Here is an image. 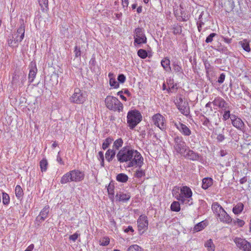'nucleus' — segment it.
<instances>
[{
    "label": "nucleus",
    "instance_id": "f257e3e1",
    "mask_svg": "<svg viewBox=\"0 0 251 251\" xmlns=\"http://www.w3.org/2000/svg\"><path fill=\"white\" fill-rule=\"evenodd\" d=\"M116 157L120 163L128 162L129 167L137 166L140 168L143 164L144 159L141 153L129 146L124 147L120 150Z\"/></svg>",
    "mask_w": 251,
    "mask_h": 251
},
{
    "label": "nucleus",
    "instance_id": "f03ea898",
    "mask_svg": "<svg viewBox=\"0 0 251 251\" xmlns=\"http://www.w3.org/2000/svg\"><path fill=\"white\" fill-rule=\"evenodd\" d=\"M193 192L191 188L187 186H184L179 189L176 187L173 190V195L181 203L190 206L193 204Z\"/></svg>",
    "mask_w": 251,
    "mask_h": 251
},
{
    "label": "nucleus",
    "instance_id": "7ed1b4c3",
    "mask_svg": "<svg viewBox=\"0 0 251 251\" xmlns=\"http://www.w3.org/2000/svg\"><path fill=\"white\" fill-rule=\"evenodd\" d=\"M105 105L107 108L113 111H122L123 105L116 97L108 96L105 100Z\"/></svg>",
    "mask_w": 251,
    "mask_h": 251
},
{
    "label": "nucleus",
    "instance_id": "20e7f679",
    "mask_svg": "<svg viewBox=\"0 0 251 251\" xmlns=\"http://www.w3.org/2000/svg\"><path fill=\"white\" fill-rule=\"evenodd\" d=\"M142 119L141 113L137 110L129 111L127 116V122L130 129L134 128Z\"/></svg>",
    "mask_w": 251,
    "mask_h": 251
},
{
    "label": "nucleus",
    "instance_id": "39448f33",
    "mask_svg": "<svg viewBox=\"0 0 251 251\" xmlns=\"http://www.w3.org/2000/svg\"><path fill=\"white\" fill-rule=\"evenodd\" d=\"M174 148L176 152L180 154H184L187 151L188 147L187 146L182 136H176L174 138Z\"/></svg>",
    "mask_w": 251,
    "mask_h": 251
},
{
    "label": "nucleus",
    "instance_id": "423d86ee",
    "mask_svg": "<svg viewBox=\"0 0 251 251\" xmlns=\"http://www.w3.org/2000/svg\"><path fill=\"white\" fill-rule=\"evenodd\" d=\"M86 95L85 92L79 88H76L74 89V92L70 98V101L72 103L76 104L83 103L86 100Z\"/></svg>",
    "mask_w": 251,
    "mask_h": 251
},
{
    "label": "nucleus",
    "instance_id": "0eeeda50",
    "mask_svg": "<svg viewBox=\"0 0 251 251\" xmlns=\"http://www.w3.org/2000/svg\"><path fill=\"white\" fill-rule=\"evenodd\" d=\"M175 104L183 115L187 116L190 113V108L188 103L185 101L181 97H177L175 100Z\"/></svg>",
    "mask_w": 251,
    "mask_h": 251
},
{
    "label": "nucleus",
    "instance_id": "6e6552de",
    "mask_svg": "<svg viewBox=\"0 0 251 251\" xmlns=\"http://www.w3.org/2000/svg\"><path fill=\"white\" fill-rule=\"evenodd\" d=\"M152 121L154 125L164 131L166 129L165 118L160 114L157 113L152 117Z\"/></svg>",
    "mask_w": 251,
    "mask_h": 251
},
{
    "label": "nucleus",
    "instance_id": "1a4fd4ad",
    "mask_svg": "<svg viewBox=\"0 0 251 251\" xmlns=\"http://www.w3.org/2000/svg\"><path fill=\"white\" fill-rule=\"evenodd\" d=\"M134 44H141L147 42V38L144 34V30L141 28H135L134 32Z\"/></svg>",
    "mask_w": 251,
    "mask_h": 251
},
{
    "label": "nucleus",
    "instance_id": "9d476101",
    "mask_svg": "<svg viewBox=\"0 0 251 251\" xmlns=\"http://www.w3.org/2000/svg\"><path fill=\"white\" fill-rule=\"evenodd\" d=\"M173 125L184 136H189L192 134L191 129L186 125L180 122H172Z\"/></svg>",
    "mask_w": 251,
    "mask_h": 251
},
{
    "label": "nucleus",
    "instance_id": "9b49d317",
    "mask_svg": "<svg viewBox=\"0 0 251 251\" xmlns=\"http://www.w3.org/2000/svg\"><path fill=\"white\" fill-rule=\"evenodd\" d=\"M138 228L140 234H142L147 229L148 226V220L147 217L141 215L137 220Z\"/></svg>",
    "mask_w": 251,
    "mask_h": 251
},
{
    "label": "nucleus",
    "instance_id": "f8f14e48",
    "mask_svg": "<svg viewBox=\"0 0 251 251\" xmlns=\"http://www.w3.org/2000/svg\"><path fill=\"white\" fill-rule=\"evenodd\" d=\"M234 241L240 249L244 251H251V244L245 239L235 238Z\"/></svg>",
    "mask_w": 251,
    "mask_h": 251
},
{
    "label": "nucleus",
    "instance_id": "ddd939ff",
    "mask_svg": "<svg viewBox=\"0 0 251 251\" xmlns=\"http://www.w3.org/2000/svg\"><path fill=\"white\" fill-rule=\"evenodd\" d=\"M212 104L222 110H226L229 108L228 104L221 97H216L212 101Z\"/></svg>",
    "mask_w": 251,
    "mask_h": 251
},
{
    "label": "nucleus",
    "instance_id": "4468645a",
    "mask_svg": "<svg viewBox=\"0 0 251 251\" xmlns=\"http://www.w3.org/2000/svg\"><path fill=\"white\" fill-rule=\"evenodd\" d=\"M25 35V26L21 25L17 29L16 33L13 35L12 38L14 39V44H18L21 42L24 39Z\"/></svg>",
    "mask_w": 251,
    "mask_h": 251
},
{
    "label": "nucleus",
    "instance_id": "2eb2a0df",
    "mask_svg": "<svg viewBox=\"0 0 251 251\" xmlns=\"http://www.w3.org/2000/svg\"><path fill=\"white\" fill-rule=\"evenodd\" d=\"M71 180L76 182L81 181L84 178V173L78 170H73L70 171Z\"/></svg>",
    "mask_w": 251,
    "mask_h": 251
},
{
    "label": "nucleus",
    "instance_id": "dca6fc26",
    "mask_svg": "<svg viewBox=\"0 0 251 251\" xmlns=\"http://www.w3.org/2000/svg\"><path fill=\"white\" fill-rule=\"evenodd\" d=\"M29 69L28 82L31 83L33 81L35 78L37 72V68L35 62L32 61L30 63V65H29Z\"/></svg>",
    "mask_w": 251,
    "mask_h": 251
},
{
    "label": "nucleus",
    "instance_id": "f3484780",
    "mask_svg": "<svg viewBox=\"0 0 251 251\" xmlns=\"http://www.w3.org/2000/svg\"><path fill=\"white\" fill-rule=\"evenodd\" d=\"M50 211V206L46 205L41 210L40 214L36 217V221L40 223L43 222L48 217Z\"/></svg>",
    "mask_w": 251,
    "mask_h": 251
},
{
    "label": "nucleus",
    "instance_id": "a211bd4d",
    "mask_svg": "<svg viewBox=\"0 0 251 251\" xmlns=\"http://www.w3.org/2000/svg\"><path fill=\"white\" fill-rule=\"evenodd\" d=\"M181 155H183L186 158L192 160H197L199 159L198 154L192 150H190L189 148H187L185 153Z\"/></svg>",
    "mask_w": 251,
    "mask_h": 251
},
{
    "label": "nucleus",
    "instance_id": "6ab92c4d",
    "mask_svg": "<svg viewBox=\"0 0 251 251\" xmlns=\"http://www.w3.org/2000/svg\"><path fill=\"white\" fill-rule=\"evenodd\" d=\"M218 217L220 219V221L226 224H229L232 222L231 218L225 210L224 211H222V212L218 216Z\"/></svg>",
    "mask_w": 251,
    "mask_h": 251
},
{
    "label": "nucleus",
    "instance_id": "aec40b11",
    "mask_svg": "<svg viewBox=\"0 0 251 251\" xmlns=\"http://www.w3.org/2000/svg\"><path fill=\"white\" fill-rule=\"evenodd\" d=\"M231 123L233 126L237 129L241 131H244L245 125L241 118H239L238 119H236L234 120H232V122H231Z\"/></svg>",
    "mask_w": 251,
    "mask_h": 251
},
{
    "label": "nucleus",
    "instance_id": "412c9836",
    "mask_svg": "<svg viewBox=\"0 0 251 251\" xmlns=\"http://www.w3.org/2000/svg\"><path fill=\"white\" fill-rule=\"evenodd\" d=\"M116 198L119 201L126 202L128 201L130 198V194L129 193H124L120 192L116 195Z\"/></svg>",
    "mask_w": 251,
    "mask_h": 251
},
{
    "label": "nucleus",
    "instance_id": "4be33fe9",
    "mask_svg": "<svg viewBox=\"0 0 251 251\" xmlns=\"http://www.w3.org/2000/svg\"><path fill=\"white\" fill-rule=\"evenodd\" d=\"M211 208L213 212L215 213L217 216L222 212V211L224 210L221 205L217 202H215L212 203Z\"/></svg>",
    "mask_w": 251,
    "mask_h": 251
},
{
    "label": "nucleus",
    "instance_id": "5701e85b",
    "mask_svg": "<svg viewBox=\"0 0 251 251\" xmlns=\"http://www.w3.org/2000/svg\"><path fill=\"white\" fill-rule=\"evenodd\" d=\"M244 207V205L242 202H239L234 206L232 211L235 215H238L242 212Z\"/></svg>",
    "mask_w": 251,
    "mask_h": 251
},
{
    "label": "nucleus",
    "instance_id": "b1692460",
    "mask_svg": "<svg viewBox=\"0 0 251 251\" xmlns=\"http://www.w3.org/2000/svg\"><path fill=\"white\" fill-rule=\"evenodd\" d=\"M213 184V179L210 177H205L203 178L202 183V188L204 189H208Z\"/></svg>",
    "mask_w": 251,
    "mask_h": 251
},
{
    "label": "nucleus",
    "instance_id": "393cba45",
    "mask_svg": "<svg viewBox=\"0 0 251 251\" xmlns=\"http://www.w3.org/2000/svg\"><path fill=\"white\" fill-rule=\"evenodd\" d=\"M40 9L46 13L49 10L48 0H38Z\"/></svg>",
    "mask_w": 251,
    "mask_h": 251
},
{
    "label": "nucleus",
    "instance_id": "a878e982",
    "mask_svg": "<svg viewBox=\"0 0 251 251\" xmlns=\"http://www.w3.org/2000/svg\"><path fill=\"white\" fill-rule=\"evenodd\" d=\"M161 64V66L166 71L170 72L171 71V68L170 66V61L168 58H165L162 59Z\"/></svg>",
    "mask_w": 251,
    "mask_h": 251
},
{
    "label": "nucleus",
    "instance_id": "bb28decb",
    "mask_svg": "<svg viewBox=\"0 0 251 251\" xmlns=\"http://www.w3.org/2000/svg\"><path fill=\"white\" fill-rule=\"evenodd\" d=\"M204 247L206 248L207 251H215V246L211 239L205 242Z\"/></svg>",
    "mask_w": 251,
    "mask_h": 251
},
{
    "label": "nucleus",
    "instance_id": "cd10ccee",
    "mask_svg": "<svg viewBox=\"0 0 251 251\" xmlns=\"http://www.w3.org/2000/svg\"><path fill=\"white\" fill-rule=\"evenodd\" d=\"M116 154V152L114 150L108 149L105 153V158L110 162L114 158Z\"/></svg>",
    "mask_w": 251,
    "mask_h": 251
},
{
    "label": "nucleus",
    "instance_id": "c85d7f7f",
    "mask_svg": "<svg viewBox=\"0 0 251 251\" xmlns=\"http://www.w3.org/2000/svg\"><path fill=\"white\" fill-rule=\"evenodd\" d=\"M239 44L245 51L247 52H250L251 51L250 41L247 39H244L242 41H240Z\"/></svg>",
    "mask_w": 251,
    "mask_h": 251
},
{
    "label": "nucleus",
    "instance_id": "c756f323",
    "mask_svg": "<svg viewBox=\"0 0 251 251\" xmlns=\"http://www.w3.org/2000/svg\"><path fill=\"white\" fill-rule=\"evenodd\" d=\"M179 64L180 63H178L177 61L174 62L172 64L173 69L176 73L183 74L182 68Z\"/></svg>",
    "mask_w": 251,
    "mask_h": 251
},
{
    "label": "nucleus",
    "instance_id": "7c9ffc66",
    "mask_svg": "<svg viewBox=\"0 0 251 251\" xmlns=\"http://www.w3.org/2000/svg\"><path fill=\"white\" fill-rule=\"evenodd\" d=\"M70 172H69L64 174L60 180V183L62 184H66L69 182L72 181L71 180Z\"/></svg>",
    "mask_w": 251,
    "mask_h": 251
},
{
    "label": "nucleus",
    "instance_id": "2f4dec72",
    "mask_svg": "<svg viewBox=\"0 0 251 251\" xmlns=\"http://www.w3.org/2000/svg\"><path fill=\"white\" fill-rule=\"evenodd\" d=\"M128 179V176L124 173H120L116 176V180L120 182L125 183Z\"/></svg>",
    "mask_w": 251,
    "mask_h": 251
},
{
    "label": "nucleus",
    "instance_id": "473e14b6",
    "mask_svg": "<svg viewBox=\"0 0 251 251\" xmlns=\"http://www.w3.org/2000/svg\"><path fill=\"white\" fill-rule=\"evenodd\" d=\"M206 226V223L204 221H202L197 224L194 227V231L195 232L200 231Z\"/></svg>",
    "mask_w": 251,
    "mask_h": 251
},
{
    "label": "nucleus",
    "instance_id": "72a5a7b5",
    "mask_svg": "<svg viewBox=\"0 0 251 251\" xmlns=\"http://www.w3.org/2000/svg\"><path fill=\"white\" fill-rule=\"evenodd\" d=\"M15 192L16 196L18 199H21L23 197L24 194L23 191L20 185H17L16 186Z\"/></svg>",
    "mask_w": 251,
    "mask_h": 251
},
{
    "label": "nucleus",
    "instance_id": "f704fd0d",
    "mask_svg": "<svg viewBox=\"0 0 251 251\" xmlns=\"http://www.w3.org/2000/svg\"><path fill=\"white\" fill-rule=\"evenodd\" d=\"M48 163L46 159H43L40 162V167L42 172H46L47 170Z\"/></svg>",
    "mask_w": 251,
    "mask_h": 251
},
{
    "label": "nucleus",
    "instance_id": "c9c22d12",
    "mask_svg": "<svg viewBox=\"0 0 251 251\" xmlns=\"http://www.w3.org/2000/svg\"><path fill=\"white\" fill-rule=\"evenodd\" d=\"M123 145V140L122 138L116 140L113 143V148L118 150Z\"/></svg>",
    "mask_w": 251,
    "mask_h": 251
},
{
    "label": "nucleus",
    "instance_id": "e433bc0d",
    "mask_svg": "<svg viewBox=\"0 0 251 251\" xmlns=\"http://www.w3.org/2000/svg\"><path fill=\"white\" fill-rule=\"evenodd\" d=\"M19 79V75L17 74L16 73L13 74L11 80V83L13 86H17L20 85Z\"/></svg>",
    "mask_w": 251,
    "mask_h": 251
},
{
    "label": "nucleus",
    "instance_id": "4c0bfd02",
    "mask_svg": "<svg viewBox=\"0 0 251 251\" xmlns=\"http://www.w3.org/2000/svg\"><path fill=\"white\" fill-rule=\"evenodd\" d=\"M171 209L173 211H179L180 210L179 202L176 201L173 202L171 205Z\"/></svg>",
    "mask_w": 251,
    "mask_h": 251
},
{
    "label": "nucleus",
    "instance_id": "58836bf2",
    "mask_svg": "<svg viewBox=\"0 0 251 251\" xmlns=\"http://www.w3.org/2000/svg\"><path fill=\"white\" fill-rule=\"evenodd\" d=\"M113 141V139L110 138V137H108L103 142V144H102V149L105 150H106L107 148H108V147L109 146L110 144H111L112 143Z\"/></svg>",
    "mask_w": 251,
    "mask_h": 251
},
{
    "label": "nucleus",
    "instance_id": "ea45409f",
    "mask_svg": "<svg viewBox=\"0 0 251 251\" xmlns=\"http://www.w3.org/2000/svg\"><path fill=\"white\" fill-rule=\"evenodd\" d=\"M107 191L110 198H113L114 195V185L112 183H109L107 187Z\"/></svg>",
    "mask_w": 251,
    "mask_h": 251
},
{
    "label": "nucleus",
    "instance_id": "a19ab883",
    "mask_svg": "<svg viewBox=\"0 0 251 251\" xmlns=\"http://www.w3.org/2000/svg\"><path fill=\"white\" fill-rule=\"evenodd\" d=\"M110 239L108 237H104L100 240V245L102 246H107L109 244Z\"/></svg>",
    "mask_w": 251,
    "mask_h": 251
},
{
    "label": "nucleus",
    "instance_id": "79ce46f5",
    "mask_svg": "<svg viewBox=\"0 0 251 251\" xmlns=\"http://www.w3.org/2000/svg\"><path fill=\"white\" fill-rule=\"evenodd\" d=\"M138 55L141 58L145 59L147 57V52L146 50L140 49L137 52Z\"/></svg>",
    "mask_w": 251,
    "mask_h": 251
},
{
    "label": "nucleus",
    "instance_id": "37998d69",
    "mask_svg": "<svg viewBox=\"0 0 251 251\" xmlns=\"http://www.w3.org/2000/svg\"><path fill=\"white\" fill-rule=\"evenodd\" d=\"M10 198L6 193H2V202L4 205H7L9 203Z\"/></svg>",
    "mask_w": 251,
    "mask_h": 251
},
{
    "label": "nucleus",
    "instance_id": "c03bdc74",
    "mask_svg": "<svg viewBox=\"0 0 251 251\" xmlns=\"http://www.w3.org/2000/svg\"><path fill=\"white\" fill-rule=\"evenodd\" d=\"M127 251H142V248L137 245H133L128 248Z\"/></svg>",
    "mask_w": 251,
    "mask_h": 251
},
{
    "label": "nucleus",
    "instance_id": "a18cd8bd",
    "mask_svg": "<svg viewBox=\"0 0 251 251\" xmlns=\"http://www.w3.org/2000/svg\"><path fill=\"white\" fill-rule=\"evenodd\" d=\"M144 176H145V173L143 170H137L134 175L135 177L137 178H141Z\"/></svg>",
    "mask_w": 251,
    "mask_h": 251
},
{
    "label": "nucleus",
    "instance_id": "49530a36",
    "mask_svg": "<svg viewBox=\"0 0 251 251\" xmlns=\"http://www.w3.org/2000/svg\"><path fill=\"white\" fill-rule=\"evenodd\" d=\"M223 110L224 111L223 119L224 121H226L230 117V111L228 110V108Z\"/></svg>",
    "mask_w": 251,
    "mask_h": 251
},
{
    "label": "nucleus",
    "instance_id": "de8ad7c7",
    "mask_svg": "<svg viewBox=\"0 0 251 251\" xmlns=\"http://www.w3.org/2000/svg\"><path fill=\"white\" fill-rule=\"evenodd\" d=\"M109 84L111 86L114 87L115 88H118L119 86L118 82L116 81L115 78H111L109 80Z\"/></svg>",
    "mask_w": 251,
    "mask_h": 251
},
{
    "label": "nucleus",
    "instance_id": "09e8293b",
    "mask_svg": "<svg viewBox=\"0 0 251 251\" xmlns=\"http://www.w3.org/2000/svg\"><path fill=\"white\" fill-rule=\"evenodd\" d=\"M217 35V34L215 33H212L210 34V35L207 36L205 40V42L207 43H211L213 41V38Z\"/></svg>",
    "mask_w": 251,
    "mask_h": 251
},
{
    "label": "nucleus",
    "instance_id": "8fccbe9b",
    "mask_svg": "<svg viewBox=\"0 0 251 251\" xmlns=\"http://www.w3.org/2000/svg\"><path fill=\"white\" fill-rule=\"evenodd\" d=\"M79 236V234H78L77 232H75L74 234L70 236L69 239L73 241V242H75L77 239L78 237Z\"/></svg>",
    "mask_w": 251,
    "mask_h": 251
},
{
    "label": "nucleus",
    "instance_id": "3c124183",
    "mask_svg": "<svg viewBox=\"0 0 251 251\" xmlns=\"http://www.w3.org/2000/svg\"><path fill=\"white\" fill-rule=\"evenodd\" d=\"M118 80L120 83H124L126 80V76L123 74H120L118 76Z\"/></svg>",
    "mask_w": 251,
    "mask_h": 251
},
{
    "label": "nucleus",
    "instance_id": "603ef678",
    "mask_svg": "<svg viewBox=\"0 0 251 251\" xmlns=\"http://www.w3.org/2000/svg\"><path fill=\"white\" fill-rule=\"evenodd\" d=\"M74 52L75 53V57H78L80 56V55H81L80 50V48H78L77 46L75 47Z\"/></svg>",
    "mask_w": 251,
    "mask_h": 251
},
{
    "label": "nucleus",
    "instance_id": "864d4df0",
    "mask_svg": "<svg viewBox=\"0 0 251 251\" xmlns=\"http://www.w3.org/2000/svg\"><path fill=\"white\" fill-rule=\"evenodd\" d=\"M225 79V75L224 73H222L220 75V76L218 78V82L219 83H222Z\"/></svg>",
    "mask_w": 251,
    "mask_h": 251
},
{
    "label": "nucleus",
    "instance_id": "5fc2aeb1",
    "mask_svg": "<svg viewBox=\"0 0 251 251\" xmlns=\"http://www.w3.org/2000/svg\"><path fill=\"white\" fill-rule=\"evenodd\" d=\"M59 154H60V151H59L58 153L56 160L60 164L64 165V162L63 161L61 157V156H60Z\"/></svg>",
    "mask_w": 251,
    "mask_h": 251
},
{
    "label": "nucleus",
    "instance_id": "6e6d98bb",
    "mask_svg": "<svg viewBox=\"0 0 251 251\" xmlns=\"http://www.w3.org/2000/svg\"><path fill=\"white\" fill-rule=\"evenodd\" d=\"M225 138V136L222 134H219L217 137V140L218 142H222Z\"/></svg>",
    "mask_w": 251,
    "mask_h": 251
},
{
    "label": "nucleus",
    "instance_id": "4d7b16f0",
    "mask_svg": "<svg viewBox=\"0 0 251 251\" xmlns=\"http://www.w3.org/2000/svg\"><path fill=\"white\" fill-rule=\"evenodd\" d=\"M181 32V27L178 26L175 28H174L173 33L175 34H177L180 33Z\"/></svg>",
    "mask_w": 251,
    "mask_h": 251
},
{
    "label": "nucleus",
    "instance_id": "13d9d810",
    "mask_svg": "<svg viewBox=\"0 0 251 251\" xmlns=\"http://www.w3.org/2000/svg\"><path fill=\"white\" fill-rule=\"evenodd\" d=\"M210 123L209 120L206 117H204V120L203 121V125L205 126H208Z\"/></svg>",
    "mask_w": 251,
    "mask_h": 251
},
{
    "label": "nucleus",
    "instance_id": "bf43d9fd",
    "mask_svg": "<svg viewBox=\"0 0 251 251\" xmlns=\"http://www.w3.org/2000/svg\"><path fill=\"white\" fill-rule=\"evenodd\" d=\"M124 231L126 233H128L129 232H133L134 229H133L132 226H128L127 228H125L124 229Z\"/></svg>",
    "mask_w": 251,
    "mask_h": 251
},
{
    "label": "nucleus",
    "instance_id": "052dcab7",
    "mask_svg": "<svg viewBox=\"0 0 251 251\" xmlns=\"http://www.w3.org/2000/svg\"><path fill=\"white\" fill-rule=\"evenodd\" d=\"M221 51L227 55L229 53V51L227 49V48L226 47H223L221 49Z\"/></svg>",
    "mask_w": 251,
    "mask_h": 251
},
{
    "label": "nucleus",
    "instance_id": "680f3d73",
    "mask_svg": "<svg viewBox=\"0 0 251 251\" xmlns=\"http://www.w3.org/2000/svg\"><path fill=\"white\" fill-rule=\"evenodd\" d=\"M201 17H200L199 18V20L198 21L197 23V26H202V25H204V22H203L201 20Z\"/></svg>",
    "mask_w": 251,
    "mask_h": 251
},
{
    "label": "nucleus",
    "instance_id": "e2e57ef3",
    "mask_svg": "<svg viewBox=\"0 0 251 251\" xmlns=\"http://www.w3.org/2000/svg\"><path fill=\"white\" fill-rule=\"evenodd\" d=\"M122 4L124 7H127L128 5V0H122Z\"/></svg>",
    "mask_w": 251,
    "mask_h": 251
},
{
    "label": "nucleus",
    "instance_id": "0e129e2a",
    "mask_svg": "<svg viewBox=\"0 0 251 251\" xmlns=\"http://www.w3.org/2000/svg\"><path fill=\"white\" fill-rule=\"evenodd\" d=\"M123 91H121L118 93V95L120 96V98L124 101H126V98L124 95H122Z\"/></svg>",
    "mask_w": 251,
    "mask_h": 251
},
{
    "label": "nucleus",
    "instance_id": "69168bd1",
    "mask_svg": "<svg viewBox=\"0 0 251 251\" xmlns=\"http://www.w3.org/2000/svg\"><path fill=\"white\" fill-rule=\"evenodd\" d=\"M177 20L179 21H187L188 20V17H177Z\"/></svg>",
    "mask_w": 251,
    "mask_h": 251
},
{
    "label": "nucleus",
    "instance_id": "338daca9",
    "mask_svg": "<svg viewBox=\"0 0 251 251\" xmlns=\"http://www.w3.org/2000/svg\"><path fill=\"white\" fill-rule=\"evenodd\" d=\"M237 223L240 226H242L244 225L245 222L242 220H240V219H237Z\"/></svg>",
    "mask_w": 251,
    "mask_h": 251
},
{
    "label": "nucleus",
    "instance_id": "774afa93",
    "mask_svg": "<svg viewBox=\"0 0 251 251\" xmlns=\"http://www.w3.org/2000/svg\"><path fill=\"white\" fill-rule=\"evenodd\" d=\"M34 248V245H29L25 251H32Z\"/></svg>",
    "mask_w": 251,
    "mask_h": 251
}]
</instances>
